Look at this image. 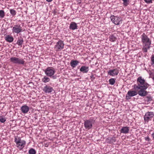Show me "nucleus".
<instances>
[{"instance_id": "1", "label": "nucleus", "mask_w": 154, "mask_h": 154, "mask_svg": "<svg viewBox=\"0 0 154 154\" xmlns=\"http://www.w3.org/2000/svg\"><path fill=\"white\" fill-rule=\"evenodd\" d=\"M137 85H134V88L136 90H137L143 87V86L147 85L149 86V85L147 83L145 82L144 79H143L141 77H139L137 80Z\"/></svg>"}, {"instance_id": "2", "label": "nucleus", "mask_w": 154, "mask_h": 154, "mask_svg": "<svg viewBox=\"0 0 154 154\" xmlns=\"http://www.w3.org/2000/svg\"><path fill=\"white\" fill-rule=\"evenodd\" d=\"M95 122L94 118L91 117L89 119L84 121V126L85 128L88 130L91 129L92 128L93 125Z\"/></svg>"}, {"instance_id": "3", "label": "nucleus", "mask_w": 154, "mask_h": 154, "mask_svg": "<svg viewBox=\"0 0 154 154\" xmlns=\"http://www.w3.org/2000/svg\"><path fill=\"white\" fill-rule=\"evenodd\" d=\"M141 39L143 46H147L148 48H150L151 41L144 33H143L141 35Z\"/></svg>"}, {"instance_id": "4", "label": "nucleus", "mask_w": 154, "mask_h": 154, "mask_svg": "<svg viewBox=\"0 0 154 154\" xmlns=\"http://www.w3.org/2000/svg\"><path fill=\"white\" fill-rule=\"evenodd\" d=\"M14 142L16 143V146L20 150L22 149L25 146L26 143L24 140H22L20 137H15Z\"/></svg>"}, {"instance_id": "5", "label": "nucleus", "mask_w": 154, "mask_h": 154, "mask_svg": "<svg viewBox=\"0 0 154 154\" xmlns=\"http://www.w3.org/2000/svg\"><path fill=\"white\" fill-rule=\"evenodd\" d=\"M10 60L13 63L19 65H24L25 63V61L21 58H18L15 57H11L10 58Z\"/></svg>"}, {"instance_id": "6", "label": "nucleus", "mask_w": 154, "mask_h": 154, "mask_svg": "<svg viewBox=\"0 0 154 154\" xmlns=\"http://www.w3.org/2000/svg\"><path fill=\"white\" fill-rule=\"evenodd\" d=\"M110 17L111 20L115 25H119L122 23V19L121 17L112 15L110 16Z\"/></svg>"}, {"instance_id": "7", "label": "nucleus", "mask_w": 154, "mask_h": 154, "mask_svg": "<svg viewBox=\"0 0 154 154\" xmlns=\"http://www.w3.org/2000/svg\"><path fill=\"white\" fill-rule=\"evenodd\" d=\"M43 71L46 75L49 77L53 75L56 72L55 69L51 67H48Z\"/></svg>"}, {"instance_id": "8", "label": "nucleus", "mask_w": 154, "mask_h": 154, "mask_svg": "<svg viewBox=\"0 0 154 154\" xmlns=\"http://www.w3.org/2000/svg\"><path fill=\"white\" fill-rule=\"evenodd\" d=\"M149 86H144L143 87L140 89L137 93L141 97H145L147 95L148 92L146 90L149 87Z\"/></svg>"}, {"instance_id": "9", "label": "nucleus", "mask_w": 154, "mask_h": 154, "mask_svg": "<svg viewBox=\"0 0 154 154\" xmlns=\"http://www.w3.org/2000/svg\"><path fill=\"white\" fill-rule=\"evenodd\" d=\"M154 116V114L153 112H147L144 116V121L148 122L149 120H151V119Z\"/></svg>"}, {"instance_id": "10", "label": "nucleus", "mask_w": 154, "mask_h": 154, "mask_svg": "<svg viewBox=\"0 0 154 154\" xmlns=\"http://www.w3.org/2000/svg\"><path fill=\"white\" fill-rule=\"evenodd\" d=\"M64 46V44L63 41L61 40H59L56 43L54 48L57 50L60 51L63 48Z\"/></svg>"}, {"instance_id": "11", "label": "nucleus", "mask_w": 154, "mask_h": 154, "mask_svg": "<svg viewBox=\"0 0 154 154\" xmlns=\"http://www.w3.org/2000/svg\"><path fill=\"white\" fill-rule=\"evenodd\" d=\"M22 29L20 25L19 24L15 25L12 29V32L13 33L18 34L22 32Z\"/></svg>"}, {"instance_id": "12", "label": "nucleus", "mask_w": 154, "mask_h": 154, "mask_svg": "<svg viewBox=\"0 0 154 154\" xmlns=\"http://www.w3.org/2000/svg\"><path fill=\"white\" fill-rule=\"evenodd\" d=\"M107 72L108 75L114 76L118 75L119 73V70L116 69H114L109 70Z\"/></svg>"}, {"instance_id": "13", "label": "nucleus", "mask_w": 154, "mask_h": 154, "mask_svg": "<svg viewBox=\"0 0 154 154\" xmlns=\"http://www.w3.org/2000/svg\"><path fill=\"white\" fill-rule=\"evenodd\" d=\"M43 91L45 93H51L54 90L52 87L46 85L44 87Z\"/></svg>"}, {"instance_id": "14", "label": "nucleus", "mask_w": 154, "mask_h": 154, "mask_svg": "<svg viewBox=\"0 0 154 154\" xmlns=\"http://www.w3.org/2000/svg\"><path fill=\"white\" fill-rule=\"evenodd\" d=\"M116 139L115 137H109L106 139V142L109 144H112L115 142Z\"/></svg>"}, {"instance_id": "15", "label": "nucleus", "mask_w": 154, "mask_h": 154, "mask_svg": "<svg viewBox=\"0 0 154 154\" xmlns=\"http://www.w3.org/2000/svg\"><path fill=\"white\" fill-rule=\"evenodd\" d=\"M20 109L23 113L25 114L27 113L29 111V108L28 106L25 105L21 107Z\"/></svg>"}, {"instance_id": "16", "label": "nucleus", "mask_w": 154, "mask_h": 154, "mask_svg": "<svg viewBox=\"0 0 154 154\" xmlns=\"http://www.w3.org/2000/svg\"><path fill=\"white\" fill-rule=\"evenodd\" d=\"M129 130V128L127 126L123 127L121 129L120 132L121 133L124 134H127L128 133Z\"/></svg>"}, {"instance_id": "17", "label": "nucleus", "mask_w": 154, "mask_h": 154, "mask_svg": "<svg viewBox=\"0 0 154 154\" xmlns=\"http://www.w3.org/2000/svg\"><path fill=\"white\" fill-rule=\"evenodd\" d=\"M5 40L8 42H13L14 38L11 35H7L5 38Z\"/></svg>"}, {"instance_id": "18", "label": "nucleus", "mask_w": 154, "mask_h": 154, "mask_svg": "<svg viewBox=\"0 0 154 154\" xmlns=\"http://www.w3.org/2000/svg\"><path fill=\"white\" fill-rule=\"evenodd\" d=\"M69 29H70L74 30L77 29V24L75 22H72L70 24Z\"/></svg>"}, {"instance_id": "19", "label": "nucleus", "mask_w": 154, "mask_h": 154, "mask_svg": "<svg viewBox=\"0 0 154 154\" xmlns=\"http://www.w3.org/2000/svg\"><path fill=\"white\" fill-rule=\"evenodd\" d=\"M89 67L88 66H82L80 69V71L82 73H87L89 71Z\"/></svg>"}, {"instance_id": "20", "label": "nucleus", "mask_w": 154, "mask_h": 154, "mask_svg": "<svg viewBox=\"0 0 154 154\" xmlns=\"http://www.w3.org/2000/svg\"><path fill=\"white\" fill-rule=\"evenodd\" d=\"M79 61L77 60H72L70 63V64L73 68H75L79 63Z\"/></svg>"}, {"instance_id": "21", "label": "nucleus", "mask_w": 154, "mask_h": 154, "mask_svg": "<svg viewBox=\"0 0 154 154\" xmlns=\"http://www.w3.org/2000/svg\"><path fill=\"white\" fill-rule=\"evenodd\" d=\"M137 93L134 90H129L127 93V95L131 97H132L137 95Z\"/></svg>"}, {"instance_id": "22", "label": "nucleus", "mask_w": 154, "mask_h": 154, "mask_svg": "<svg viewBox=\"0 0 154 154\" xmlns=\"http://www.w3.org/2000/svg\"><path fill=\"white\" fill-rule=\"evenodd\" d=\"M23 42V38L21 37H18L17 44L19 46H22Z\"/></svg>"}, {"instance_id": "23", "label": "nucleus", "mask_w": 154, "mask_h": 154, "mask_svg": "<svg viewBox=\"0 0 154 154\" xmlns=\"http://www.w3.org/2000/svg\"><path fill=\"white\" fill-rule=\"evenodd\" d=\"M144 100L147 102H150L152 100V97L150 95H148L145 98Z\"/></svg>"}, {"instance_id": "24", "label": "nucleus", "mask_w": 154, "mask_h": 154, "mask_svg": "<svg viewBox=\"0 0 154 154\" xmlns=\"http://www.w3.org/2000/svg\"><path fill=\"white\" fill-rule=\"evenodd\" d=\"M50 81V79L49 77L46 76H45L42 79V82L44 83L49 82Z\"/></svg>"}, {"instance_id": "25", "label": "nucleus", "mask_w": 154, "mask_h": 154, "mask_svg": "<svg viewBox=\"0 0 154 154\" xmlns=\"http://www.w3.org/2000/svg\"><path fill=\"white\" fill-rule=\"evenodd\" d=\"M109 40L111 42H114L116 40V38L113 35H111L109 37Z\"/></svg>"}, {"instance_id": "26", "label": "nucleus", "mask_w": 154, "mask_h": 154, "mask_svg": "<svg viewBox=\"0 0 154 154\" xmlns=\"http://www.w3.org/2000/svg\"><path fill=\"white\" fill-rule=\"evenodd\" d=\"M28 153L29 154H36V151L34 149L31 148L29 150Z\"/></svg>"}, {"instance_id": "27", "label": "nucleus", "mask_w": 154, "mask_h": 154, "mask_svg": "<svg viewBox=\"0 0 154 154\" xmlns=\"http://www.w3.org/2000/svg\"><path fill=\"white\" fill-rule=\"evenodd\" d=\"M116 79L114 78H111L109 80V84L112 85H113L116 81Z\"/></svg>"}, {"instance_id": "28", "label": "nucleus", "mask_w": 154, "mask_h": 154, "mask_svg": "<svg viewBox=\"0 0 154 154\" xmlns=\"http://www.w3.org/2000/svg\"><path fill=\"white\" fill-rule=\"evenodd\" d=\"M10 11L13 17L15 16L16 14V11L13 9H10Z\"/></svg>"}, {"instance_id": "29", "label": "nucleus", "mask_w": 154, "mask_h": 154, "mask_svg": "<svg viewBox=\"0 0 154 154\" xmlns=\"http://www.w3.org/2000/svg\"><path fill=\"white\" fill-rule=\"evenodd\" d=\"M5 16V13L3 10H0V18H3Z\"/></svg>"}, {"instance_id": "30", "label": "nucleus", "mask_w": 154, "mask_h": 154, "mask_svg": "<svg viewBox=\"0 0 154 154\" xmlns=\"http://www.w3.org/2000/svg\"><path fill=\"white\" fill-rule=\"evenodd\" d=\"M123 2V5L125 6H126L129 4V0H122Z\"/></svg>"}, {"instance_id": "31", "label": "nucleus", "mask_w": 154, "mask_h": 154, "mask_svg": "<svg viewBox=\"0 0 154 154\" xmlns=\"http://www.w3.org/2000/svg\"><path fill=\"white\" fill-rule=\"evenodd\" d=\"M143 47L142 48V50L144 52H147V50L149 49L150 48H148L147 46H143Z\"/></svg>"}, {"instance_id": "32", "label": "nucleus", "mask_w": 154, "mask_h": 154, "mask_svg": "<svg viewBox=\"0 0 154 154\" xmlns=\"http://www.w3.org/2000/svg\"><path fill=\"white\" fill-rule=\"evenodd\" d=\"M6 121L5 118H3L2 116H0V122L2 123H4Z\"/></svg>"}, {"instance_id": "33", "label": "nucleus", "mask_w": 154, "mask_h": 154, "mask_svg": "<svg viewBox=\"0 0 154 154\" xmlns=\"http://www.w3.org/2000/svg\"><path fill=\"white\" fill-rule=\"evenodd\" d=\"M151 64H154V54L152 55L151 57Z\"/></svg>"}, {"instance_id": "34", "label": "nucleus", "mask_w": 154, "mask_h": 154, "mask_svg": "<svg viewBox=\"0 0 154 154\" xmlns=\"http://www.w3.org/2000/svg\"><path fill=\"white\" fill-rule=\"evenodd\" d=\"M144 139L146 141H151V139L148 136L146 137H145Z\"/></svg>"}, {"instance_id": "35", "label": "nucleus", "mask_w": 154, "mask_h": 154, "mask_svg": "<svg viewBox=\"0 0 154 154\" xmlns=\"http://www.w3.org/2000/svg\"><path fill=\"white\" fill-rule=\"evenodd\" d=\"M145 2L148 4L151 3H152V0H144Z\"/></svg>"}, {"instance_id": "36", "label": "nucleus", "mask_w": 154, "mask_h": 154, "mask_svg": "<svg viewBox=\"0 0 154 154\" xmlns=\"http://www.w3.org/2000/svg\"><path fill=\"white\" fill-rule=\"evenodd\" d=\"M90 78L91 80L92 81H93L95 79V77H94V75L92 74H91L90 76Z\"/></svg>"}, {"instance_id": "37", "label": "nucleus", "mask_w": 154, "mask_h": 154, "mask_svg": "<svg viewBox=\"0 0 154 154\" xmlns=\"http://www.w3.org/2000/svg\"><path fill=\"white\" fill-rule=\"evenodd\" d=\"M57 76L56 75H52L50 77L53 79H56L57 78Z\"/></svg>"}, {"instance_id": "38", "label": "nucleus", "mask_w": 154, "mask_h": 154, "mask_svg": "<svg viewBox=\"0 0 154 154\" xmlns=\"http://www.w3.org/2000/svg\"><path fill=\"white\" fill-rule=\"evenodd\" d=\"M131 97L129 96L128 95H127V94L126 95V99L127 100H129L131 99Z\"/></svg>"}, {"instance_id": "39", "label": "nucleus", "mask_w": 154, "mask_h": 154, "mask_svg": "<svg viewBox=\"0 0 154 154\" xmlns=\"http://www.w3.org/2000/svg\"><path fill=\"white\" fill-rule=\"evenodd\" d=\"M152 137V138L154 140V133H153L151 134Z\"/></svg>"}, {"instance_id": "40", "label": "nucleus", "mask_w": 154, "mask_h": 154, "mask_svg": "<svg viewBox=\"0 0 154 154\" xmlns=\"http://www.w3.org/2000/svg\"><path fill=\"white\" fill-rule=\"evenodd\" d=\"M46 1L48 2H51L53 0H46Z\"/></svg>"}, {"instance_id": "41", "label": "nucleus", "mask_w": 154, "mask_h": 154, "mask_svg": "<svg viewBox=\"0 0 154 154\" xmlns=\"http://www.w3.org/2000/svg\"><path fill=\"white\" fill-rule=\"evenodd\" d=\"M153 79L154 81V77L153 78Z\"/></svg>"}]
</instances>
